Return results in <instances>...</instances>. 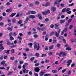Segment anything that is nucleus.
<instances>
[{
  "label": "nucleus",
  "instance_id": "f257e3e1",
  "mask_svg": "<svg viewBox=\"0 0 76 76\" xmlns=\"http://www.w3.org/2000/svg\"><path fill=\"white\" fill-rule=\"evenodd\" d=\"M34 50L39 51V49L40 48L39 44L37 43L36 42H35L34 44Z\"/></svg>",
  "mask_w": 76,
  "mask_h": 76
},
{
  "label": "nucleus",
  "instance_id": "f03ea898",
  "mask_svg": "<svg viewBox=\"0 0 76 76\" xmlns=\"http://www.w3.org/2000/svg\"><path fill=\"white\" fill-rule=\"evenodd\" d=\"M54 3L55 5L56 4L57 6V7H59L60 4L58 3V1L56 0L55 1Z\"/></svg>",
  "mask_w": 76,
  "mask_h": 76
},
{
  "label": "nucleus",
  "instance_id": "7ed1b4c3",
  "mask_svg": "<svg viewBox=\"0 0 76 76\" xmlns=\"http://www.w3.org/2000/svg\"><path fill=\"white\" fill-rule=\"evenodd\" d=\"M72 60H69L67 61V63L68 64H67V66L69 67L70 65V64L72 63Z\"/></svg>",
  "mask_w": 76,
  "mask_h": 76
},
{
  "label": "nucleus",
  "instance_id": "20e7f679",
  "mask_svg": "<svg viewBox=\"0 0 76 76\" xmlns=\"http://www.w3.org/2000/svg\"><path fill=\"white\" fill-rule=\"evenodd\" d=\"M7 45H14L13 42L11 43L10 42H7Z\"/></svg>",
  "mask_w": 76,
  "mask_h": 76
},
{
  "label": "nucleus",
  "instance_id": "39448f33",
  "mask_svg": "<svg viewBox=\"0 0 76 76\" xmlns=\"http://www.w3.org/2000/svg\"><path fill=\"white\" fill-rule=\"evenodd\" d=\"M40 70V69L39 67H36L35 69V71L36 72H38Z\"/></svg>",
  "mask_w": 76,
  "mask_h": 76
},
{
  "label": "nucleus",
  "instance_id": "423d86ee",
  "mask_svg": "<svg viewBox=\"0 0 76 76\" xmlns=\"http://www.w3.org/2000/svg\"><path fill=\"white\" fill-rule=\"evenodd\" d=\"M61 54H62L63 57H64L65 56H66V52H61Z\"/></svg>",
  "mask_w": 76,
  "mask_h": 76
},
{
  "label": "nucleus",
  "instance_id": "0eeeda50",
  "mask_svg": "<svg viewBox=\"0 0 76 76\" xmlns=\"http://www.w3.org/2000/svg\"><path fill=\"white\" fill-rule=\"evenodd\" d=\"M29 18H31V19H35V17L34 15H31L29 16Z\"/></svg>",
  "mask_w": 76,
  "mask_h": 76
},
{
  "label": "nucleus",
  "instance_id": "6e6552de",
  "mask_svg": "<svg viewBox=\"0 0 76 76\" xmlns=\"http://www.w3.org/2000/svg\"><path fill=\"white\" fill-rule=\"evenodd\" d=\"M52 9L53 10V12H54L56 10V8H54V7H52Z\"/></svg>",
  "mask_w": 76,
  "mask_h": 76
},
{
  "label": "nucleus",
  "instance_id": "1a4fd4ad",
  "mask_svg": "<svg viewBox=\"0 0 76 76\" xmlns=\"http://www.w3.org/2000/svg\"><path fill=\"white\" fill-rule=\"evenodd\" d=\"M16 15V13H12L11 15H10V17L11 18H12V17H13L14 16H15V15Z\"/></svg>",
  "mask_w": 76,
  "mask_h": 76
},
{
  "label": "nucleus",
  "instance_id": "9d476101",
  "mask_svg": "<svg viewBox=\"0 0 76 76\" xmlns=\"http://www.w3.org/2000/svg\"><path fill=\"white\" fill-rule=\"evenodd\" d=\"M66 20H60V23H63L65 22Z\"/></svg>",
  "mask_w": 76,
  "mask_h": 76
},
{
  "label": "nucleus",
  "instance_id": "9b49d317",
  "mask_svg": "<svg viewBox=\"0 0 76 76\" xmlns=\"http://www.w3.org/2000/svg\"><path fill=\"white\" fill-rule=\"evenodd\" d=\"M12 21L13 23H15L16 22V20L15 18H13L12 20Z\"/></svg>",
  "mask_w": 76,
  "mask_h": 76
},
{
  "label": "nucleus",
  "instance_id": "f8f14e48",
  "mask_svg": "<svg viewBox=\"0 0 76 76\" xmlns=\"http://www.w3.org/2000/svg\"><path fill=\"white\" fill-rule=\"evenodd\" d=\"M28 72H29V71L28 70L26 71V69H25L23 70V73H28Z\"/></svg>",
  "mask_w": 76,
  "mask_h": 76
},
{
  "label": "nucleus",
  "instance_id": "ddd939ff",
  "mask_svg": "<svg viewBox=\"0 0 76 76\" xmlns=\"http://www.w3.org/2000/svg\"><path fill=\"white\" fill-rule=\"evenodd\" d=\"M40 75L41 76H43V75L44 74V72H43L42 71H41L40 73H39Z\"/></svg>",
  "mask_w": 76,
  "mask_h": 76
},
{
  "label": "nucleus",
  "instance_id": "4468645a",
  "mask_svg": "<svg viewBox=\"0 0 76 76\" xmlns=\"http://www.w3.org/2000/svg\"><path fill=\"white\" fill-rule=\"evenodd\" d=\"M59 34H60L59 33H58L57 32H55V35L56 37H59Z\"/></svg>",
  "mask_w": 76,
  "mask_h": 76
},
{
  "label": "nucleus",
  "instance_id": "2eb2a0df",
  "mask_svg": "<svg viewBox=\"0 0 76 76\" xmlns=\"http://www.w3.org/2000/svg\"><path fill=\"white\" fill-rule=\"evenodd\" d=\"M52 72L53 73H57V71L55 69H53L52 71Z\"/></svg>",
  "mask_w": 76,
  "mask_h": 76
},
{
  "label": "nucleus",
  "instance_id": "dca6fc26",
  "mask_svg": "<svg viewBox=\"0 0 76 76\" xmlns=\"http://www.w3.org/2000/svg\"><path fill=\"white\" fill-rule=\"evenodd\" d=\"M5 64V61H2L1 63V65H4Z\"/></svg>",
  "mask_w": 76,
  "mask_h": 76
},
{
  "label": "nucleus",
  "instance_id": "f3484780",
  "mask_svg": "<svg viewBox=\"0 0 76 76\" xmlns=\"http://www.w3.org/2000/svg\"><path fill=\"white\" fill-rule=\"evenodd\" d=\"M58 26H59V25L58 24H56L55 25V29H57V27H58Z\"/></svg>",
  "mask_w": 76,
  "mask_h": 76
},
{
  "label": "nucleus",
  "instance_id": "a211bd4d",
  "mask_svg": "<svg viewBox=\"0 0 76 76\" xmlns=\"http://www.w3.org/2000/svg\"><path fill=\"white\" fill-rule=\"evenodd\" d=\"M31 14H35V13H36V12L34 11H31Z\"/></svg>",
  "mask_w": 76,
  "mask_h": 76
},
{
  "label": "nucleus",
  "instance_id": "6ab92c4d",
  "mask_svg": "<svg viewBox=\"0 0 76 76\" xmlns=\"http://www.w3.org/2000/svg\"><path fill=\"white\" fill-rule=\"evenodd\" d=\"M17 38L20 40H22V38L21 37L18 36V37Z\"/></svg>",
  "mask_w": 76,
  "mask_h": 76
},
{
  "label": "nucleus",
  "instance_id": "aec40b11",
  "mask_svg": "<svg viewBox=\"0 0 76 76\" xmlns=\"http://www.w3.org/2000/svg\"><path fill=\"white\" fill-rule=\"evenodd\" d=\"M42 14L44 15H47V13L46 11L43 12H42Z\"/></svg>",
  "mask_w": 76,
  "mask_h": 76
},
{
  "label": "nucleus",
  "instance_id": "412c9836",
  "mask_svg": "<svg viewBox=\"0 0 76 76\" xmlns=\"http://www.w3.org/2000/svg\"><path fill=\"white\" fill-rule=\"evenodd\" d=\"M53 48H54V45H52V46L50 47L49 49L50 50H52L53 49Z\"/></svg>",
  "mask_w": 76,
  "mask_h": 76
},
{
  "label": "nucleus",
  "instance_id": "4be33fe9",
  "mask_svg": "<svg viewBox=\"0 0 76 76\" xmlns=\"http://www.w3.org/2000/svg\"><path fill=\"white\" fill-rule=\"evenodd\" d=\"M49 21V19L48 18H46L45 20V22H48Z\"/></svg>",
  "mask_w": 76,
  "mask_h": 76
},
{
  "label": "nucleus",
  "instance_id": "5701e85b",
  "mask_svg": "<svg viewBox=\"0 0 76 76\" xmlns=\"http://www.w3.org/2000/svg\"><path fill=\"white\" fill-rule=\"evenodd\" d=\"M35 4L36 5L39 4V2L38 1H36L35 2Z\"/></svg>",
  "mask_w": 76,
  "mask_h": 76
},
{
  "label": "nucleus",
  "instance_id": "b1692460",
  "mask_svg": "<svg viewBox=\"0 0 76 76\" xmlns=\"http://www.w3.org/2000/svg\"><path fill=\"white\" fill-rule=\"evenodd\" d=\"M33 37L34 38H37L38 37V35L37 34H34V35Z\"/></svg>",
  "mask_w": 76,
  "mask_h": 76
},
{
  "label": "nucleus",
  "instance_id": "393cba45",
  "mask_svg": "<svg viewBox=\"0 0 76 76\" xmlns=\"http://www.w3.org/2000/svg\"><path fill=\"white\" fill-rule=\"evenodd\" d=\"M12 73H13V72H9L8 73V75H12Z\"/></svg>",
  "mask_w": 76,
  "mask_h": 76
},
{
  "label": "nucleus",
  "instance_id": "a878e982",
  "mask_svg": "<svg viewBox=\"0 0 76 76\" xmlns=\"http://www.w3.org/2000/svg\"><path fill=\"white\" fill-rule=\"evenodd\" d=\"M7 14L6 12H4L2 13V15L3 16H6Z\"/></svg>",
  "mask_w": 76,
  "mask_h": 76
},
{
  "label": "nucleus",
  "instance_id": "bb28decb",
  "mask_svg": "<svg viewBox=\"0 0 76 76\" xmlns=\"http://www.w3.org/2000/svg\"><path fill=\"white\" fill-rule=\"evenodd\" d=\"M7 29H8V31H12V29L10 27H8L7 28Z\"/></svg>",
  "mask_w": 76,
  "mask_h": 76
},
{
  "label": "nucleus",
  "instance_id": "cd10ccee",
  "mask_svg": "<svg viewBox=\"0 0 76 76\" xmlns=\"http://www.w3.org/2000/svg\"><path fill=\"white\" fill-rule=\"evenodd\" d=\"M10 38L11 40H13V39H14V38L12 36H10Z\"/></svg>",
  "mask_w": 76,
  "mask_h": 76
},
{
  "label": "nucleus",
  "instance_id": "c85d7f7f",
  "mask_svg": "<svg viewBox=\"0 0 76 76\" xmlns=\"http://www.w3.org/2000/svg\"><path fill=\"white\" fill-rule=\"evenodd\" d=\"M46 13H47V14H48V13H50V10H48L47 11H46Z\"/></svg>",
  "mask_w": 76,
  "mask_h": 76
},
{
  "label": "nucleus",
  "instance_id": "c756f323",
  "mask_svg": "<svg viewBox=\"0 0 76 76\" xmlns=\"http://www.w3.org/2000/svg\"><path fill=\"white\" fill-rule=\"evenodd\" d=\"M22 22V20H20L18 22V24H20Z\"/></svg>",
  "mask_w": 76,
  "mask_h": 76
},
{
  "label": "nucleus",
  "instance_id": "7c9ffc66",
  "mask_svg": "<svg viewBox=\"0 0 76 76\" xmlns=\"http://www.w3.org/2000/svg\"><path fill=\"white\" fill-rule=\"evenodd\" d=\"M72 19L71 18L68 21V23H70V22L72 21Z\"/></svg>",
  "mask_w": 76,
  "mask_h": 76
},
{
  "label": "nucleus",
  "instance_id": "2f4dec72",
  "mask_svg": "<svg viewBox=\"0 0 76 76\" xmlns=\"http://www.w3.org/2000/svg\"><path fill=\"white\" fill-rule=\"evenodd\" d=\"M69 10H70V8H68L66 9V12H67V11H69Z\"/></svg>",
  "mask_w": 76,
  "mask_h": 76
},
{
  "label": "nucleus",
  "instance_id": "473e14b6",
  "mask_svg": "<svg viewBox=\"0 0 76 76\" xmlns=\"http://www.w3.org/2000/svg\"><path fill=\"white\" fill-rule=\"evenodd\" d=\"M50 4L48 2H47L46 3V4H45V7H47V6H49V5Z\"/></svg>",
  "mask_w": 76,
  "mask_h": 76
},
{
  "label": "nucleus",
  "instance_id": "72a5a7b5",
  "mask_svg": "<svg viewBox=\"0 0 76 76\" xmlns=\"http://www.w3.org/2000/svg\"><path fill=\"white\" fill-rule=\"evenodd\" d=\"M10 60H11L13 61L15 59V58H13V57H10Z\"/></svg>",
  "mask_w": 76,
  "mask_h": 76
},
{
  "label": "nucleus",
  "instance_id": "f704fd0d",
  "mask_svg": "<svg viewBox=\"0 0 76 76\" xmlns=\"http://www.w3.org/2000/svg\"><path fill=\"white\" fill-rule=\"evenodd\" d=\"M45 56H47V55L45 54H42V56H41L42 57H45Z\"/></svg>",
  "mask_w": 76,
  "mask_h": 76
},
{
  "label": "nucleus",
  "instance_id": "c9c22d12",
  "mask_svg": "<svg viewBox=\"0 0 76 76\" xmlns=\"http://www.w3.org/2000/svg\"><path fill=\"white\" fill-rule=\"evenodd\" d=\"M35 56L36 57H39V54L38 53H36L35 54Z\"/></svg>",
  "mask_w": 76,
  "mask_h": 76
},
{
  "label": "nucleus",
  "instance_id": "e433bc0d",
  "mask_svg": "<svg viewBox=\"0 0 76 76\" xmlns=\"http://www.w3.org/2000/svg\"><path fill=\"white\" fill-rule=\"evenodd\" d=\"M54 34V32H51L50 34V35H53Z\"/></svg>",
  "mask_w": 76,
  "mask_h": 76
},
{
  "label": "nucleus",
  "instance_id": "4c0bfd02",
  "mask_svg": "<svg viewBox=\"0 0 76 76\" xmlns=\"http://www.w3.org/2000/svg\"><path fill=\"white\" fill-rule=\"evenodd\" d=\"M13 35L15 36H16V35H17V34H16V33L14 32L13 33Z\"/></svg>",
  "mask_w": 76,
  "mask_h": 76
},
{
  "label": "nucleus",
  "instance_id": "58836bf2",
  "mask_svg": "<svg viewBox=\"0 0 76 76\" xmlns=\"http://www.w3.org/2000/svg\"><path fill=\"white\" fill-rule=\"evenodd\" d=\"M73 26L72 25H70L69 26V29H71L73 28Z\"/></svg>",
  "mask_w": 76,
  "mask_h": 76
},
{
  "label": "nucleus",
  "instance_id": "ea45409f",
  "mask_svg": "<svg viewBox=\"0 0 76 76\" xmlns=\"http://www.w3.org/2000/svg\"><path fill=\"white\" fill-rule=\"evenodd\" d=\"M66 71V69H63L62 70V73H64Z\"/></svg>",
  "mask_w": 76,
  "mask_h": 76
},
{
  "label": "nucleus",
  "instance_id": "a19ab883",
  "mask_svg": "<svg viewBox=\"0 0 76 76\" xmlns=\"http://www.w3.org/2000/svg\"><path fill=\"white\" fill-rule=\"evenodd\" d=\"M11 52L12 53H14V52H15V51L14 50V49H12L11 50Z\"/></svg>",
  "mask_w": 76,
  "mask_h": 76
},
{
  "label": "nucleus",
  "instance_id": "79ce46f5",
  "mask_svg": "<svg viewBox=\"0 0 76 76\" xmlns=\"http://www.w3.org/2000/svg\"><path fill=\"white\" fill-rule=\"evenodd\" d=\"M35 59V58L34 57L31 58L30 59L31 61H33Z\"/></svg>",
  "mask_w": 76,
  "mask_h": 76
},
{
  "label": "nucleus",
  "instance_id": "37998d69",
  "mask_svg": "<svg viewBox=\"0 0 76 76\" xmlns=\"http://www.w3.org/2000/svg\"><path fill=\"white\" fill-rule=\"evenodd\" d=\"M39 64L38 63H37V64H35V67H37V66H38L39 65Z\"/></svg>",
  "mask_w": 76,
  "mask_h": 76
},
{
  "label": "nucleus",
  "instance_id": "c03bdc74",
  "mask_svg": "<svg viewBox=\"0 0 76 76\" xmlns=\"http://www.w3.org/2000/svg\"><path fill=\"white\" fill-rule=\"evenodd\" d=\"M28 45L29 46H32V45H33V44L31 43H30L28 44Z\"/></svg>",
  "mask_w": 76,
  "mask_h": 76
},
{
  "label": "nucleus",
  "instance_id": "a18cd8bd",
  "mask_svg": "<svg viewBox=\"0 0 76 76\" xmlns=\"http://www.w3.org/2000/svg\"><path fill=\"white\" fill-rule=\"evenodd\" d=\"M13 35V33L12 32H11V33H10V34H9V36L10 37H11V36H12V35Z\"/></svg>",
  "mask_w": 76,
  "mask_h": 76
},
{
  "label": "nucleus",
  "instance_id": "49530a36",
  "mask_svg": "<svg viewBox=\"0 0 76 76\" xmlns=\"http://www.w3.org/2000/svg\"><path fill=\"white\" fill-rule=\"evenodd\" d=\"M75 64H72L71 65V67H73L74 66H75Z\"/></svg>",
  "mask_w": 76,
  "mask_h": 76
},
{
  "label": "nucleus",
  "instance_id": "de8ad7c7",
  "mask_svg": "<svg viewBox=\"0 0 76 76\" xmlns=\"http://www.w3.org/2000/svg\"><path fill=\"white\" fill-rule=\"evenodd\" d=\"M0 69H1V70H5V68L3 67H0Z\"/></svg>",
  "mask_w": 76,
  "mask_h": 76
},
{
  "label": "nucleus",
  "instance_id": "09e8293b",
  "mask_svg": "<svg viewBox=\"0 0 76 76\" xmlns=\"http://www.w3.org/2000/svg\"><path fill=\"white\" fill-rule=\"evenodd\" d=\"M29 18L28 17H27L26 18V20L28 21L29 20Z\"/></svg>",
  "mask_w": 76,
  "mask_h": 76
},
{
  "label": "nucleus",
  "instance_id": "8fccbe9b",
  "mask_svg": "<svg viewBox=\"0 0 76 76\" xmlns=\"http://www.w3.org/2000/svg\"><path fill=\"white\" fill-rule=\"evenodd\" d=\"M19 35H20V36H23V34H22V33H19Z\"/></svg>",
  "mask_w": 76,
  "mask_h": 76
},
{
  "label": "nucleus",
  "instance_id": "3c124183",
  "mask_svg": "<svg viewBox=\"0 0 76 76\" xmlns=\"http://www.w3.org/2000/svg\"><path fill=\"white\" fill-rule=\"evenodd\" d=\"M10 9H8L6 10V12H10Z\"/></svg>",
  "mask_w": 76,
  "mask_h": 76
},
{
  "label": "nucleus",
  "instance_id": "603ef678",
  "mask_svg": "<svg viewBox=\"0 0 76 76\" xmlns=\"http://www.w3.org/2000/svg\"><path fill=\"white\" fill-rule=\"evenodd\" d=\"M34 75L35 76H38V73H35L34 74Z\"/></svg>",
  "mask_w": 76,
  "mask_h": 76
},
{
  "label": "nucleus",
  "instance_id": "864d4df0",
  "mask_svg": "<svg viewBox=\"0 0 76 76\" xmlns=\"http://www.w3.org/2000/svg\"><path fill=\"white\" fill-rule=\"evenodd\" d=\"M62 41H63V42H64V43H66V39H63V40H62Z\"/></svg>",
  "mask_w": 76,
  "mask_h": 76
},
{
  "label": "nucleus",
  "instance_id": "5fc2aeb1",
  "mask_svg": "<svg viewBox=\"0 0 76 76\" xmlns=\"http://www.w3.org/2000/svg\"><path fill=\"white\" fill-rule=\"evenodd\" d=\"M4 25V23H0V26H2V25Z\"/></svg>",
  "mask_w": 76,
  "mask_h": 76
},
{
  "label": "nucleus",
  "instance_id": "6e6d98bb",
  "mask_svg": "<svg viewBox=\"0 0 76 76\" xmlns=\"http://www.w3.org/2000/svg\"><path fill=\"white\" fill-rule=\"evenodd\" d=\"M50 27L51 28H54V25H53V24L50 25Z\"/></svg>",
  "mask_w": 76,
  "mask_h": 76
},
{
  "label": "nucleus",
  "instance_id": "4d7b16f0",
  "mask_svg": "<svg viewBox=\"0 0 76 76\" xmlns=\"http://www.w3.org/2000/svg\"><path fill=\"white\" fill-rule=\"evenodd\" d=\"M17 46L16 45H13L11 46V48H15V47H16Z\"/></svg>",
  "mask_w": 76,
  "mask_h": 76
},
{
  "label": "nucleus",
  "instance_id": "13d9d810",
  "mask_svg": "<svg viewBox=\"0 0 76 76\" xmlns=\"http://www.w3.org/2000/svg\"><path fill=\"white\" fill-rule=\"evenodd\" d=\"M74 5V3H72V4H69V6H73Z\"/></svg>",
  "mask_w": 76,
  "mask_h": 76
},
{
  "label": "nucleus",
  "instance_id": "bf43d9fd",
  "mask_svg": "<svg viewBox=\"0 0 76 76\" xmlns=\"http://www.w3.org/2000/svg\"><path fill=\"white\" fill-rule=\"evenodd\" d=\"M49 61H50V60L46 59L45 61V63H48V62H49Z\"/></svg>",
  "mask_w": 76,
  "mask_h": 76
},
{
  "label": "nucleus",
  "instance_id": "052dcab7",
  "mask_svg": "<svg viewBox=\"0 0 76 76\" xmlns=\"http://www.w3.org/2000/svg\"><path fill=\"white\" fill-rule=\"evenodd\" d=\"M25 67L26 66L25 65H23V69L24 70H25Z\"/></svg>",
  "mask_w": 76,
  "mask_h": 76
},
{
  "label": "nucleus",
  "instance_id": "680f3d73",
  "mask_svg": "<svg viewBox=\"0 0 76 76\" xmlns=\"http://www.w3.org/2000/svg\"><path fill=\"white\" fill-rule=\"evenodd\" d=\"M61 19H63V18H64V15H62V16H61Z\"/></svg>",
  "mask_w": 76,
  "mask_h": 76
},
{
  "label": "nucleus",
  "instance_id": "e2e57ef3",
  "mask_svg": "<svg viewBox=\"0 0 76 76\" xmlns=\"http://www.w3.org/2000/svg\"><path fill=\"white\" fill-rule=\"evenodd\" d=\"M27 33L28 35H31V32L29 31Z\"/></svg>",
  "mask_w": 76,
  "mask_h": 76
},
{
  "label": "nucleus",
  "instance_id": "0e129e2a",
  "mask_svg": "<svg viewBox=\"0 0 76 76\" xmlns=\"http://www.w3.org/2000/svg\"><path fill=\"white\" fill-rule=\"evenodd\" d=\"M9 51H10V50H7L6 53H7V54H9Z\"/></svg>",
  "mask_w": 76,
  "mask_h": 76
},
{
  "label": "nucleus",
  "instance_id": "69168bd1",
  "mask_svg": "<svg viewBox=\"0 0 76 76\" xmlns=\"http://www.w3.org/2000/svg\"><path fill=\"white\" fill-rule=\"evenodd\" d=\"M62 11V12H66V8L63 9Z\"/></svg>",
  "mask_w": 76,
  "mask_h": 76
},
{
  "label": "nucleus",
  "instance_id": "338daca9",
  "mask_svg": "<svg viewBox=\"0 0 76 76\" xmlns=\"http://www.w3.org/2000/svg\"><path fill=\"white\" fill-rule=\"evenodd\" d=\"M29 75H32V71H30L29 72Z\"/></svg>",
  "mask_w": 76,
  "mask_h": 76
},
{
  "label": "nucleus",
  "instance_id": "774afa93",
  "mask_svg": "<svg viewBox=\"0 0 76 76\" xmlns=\"http://www.w3.org/2000/svg\"><path fill=\"white\" fill-rule=\"evenodd\" d=\"M23 54L24 56H27V54H26V53H23Z\"/></svg>",
  "mask_w": 76,
  "mask_h": 76
}]
</instances>
